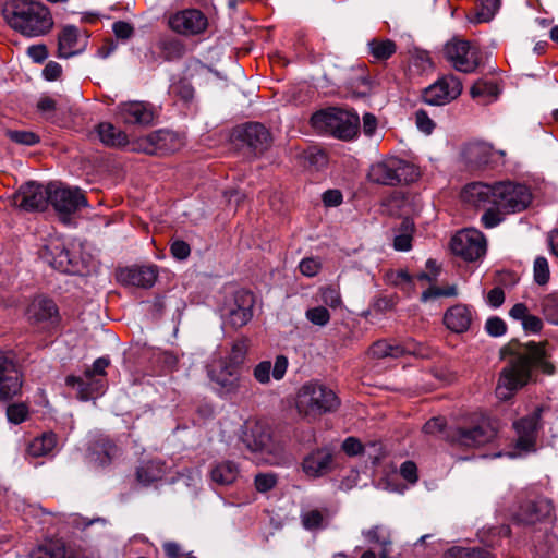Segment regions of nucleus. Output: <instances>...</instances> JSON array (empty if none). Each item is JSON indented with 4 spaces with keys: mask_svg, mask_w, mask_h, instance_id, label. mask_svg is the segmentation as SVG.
I'll use <instances>...</instances> for the list:
<instances>
[{
    "mask_svg": "<svg viewBox=\"0 0 558 558\" xmlns=\"http://www.w3.org/2000/svg\"><path fill=\"white\" fill-rule=\"evenodd\" d=\"M502 354L509 355V359L500 373L496 392L504 400L529 384L533 369H541L548 375L555 371L546 342H510L504 348Z\"/></svg>",
    "mask_w": 558,
    "mask_h": 558,
    "instance_id": "1",
    "label": "nucleus"
},
{
    "mask_svg": "<svg viewBox=\"0 0 558 558\" xmlns=\"http://www.w3.org/2000/svg\"><path fill=\"white\" fill-rule=\"evenodd\" d=\"M468 193L477 205H490L505 214L522 211L532 202V194L526 185L510 181L494 184L472 183L468 186Z\"/></svg>",
    "mask_w": 558,
    "mask_h": 558,
    "instance_id": "2",
    "label": "nucleus"
},
{
    "mask_svg": "<svg viewBox=\"0 0 558 558\" xmlns=\"http://www.w3.org/2000/svg\"><path fill=\"white\" fill-rule=\"evenodd\" d=\"M2 15L11 28L27 37L43 36L53 25L48 8L34 0H11L3 5Z\"/></svg>",
    "mask_w": 558,
    "mask_h": 558,
    "instance_id": "3",
    "label": "nucleus"
},
{
    "mask_svg": "<svg viewBox=\"0 0 558 558\" xmlns=\"http://www.w3.org/2000/svg\"><path fill=\"white\" fill-rule=\"evenodd\" d=\"M340 400L330 388L318 381L304 384L295 400L298 413L307 422L317 421L323 414L335 412Z\"/></svg>",
    "mask_w": 558,
    "mask_h": 558,
    "instance_id": "4",
    "label": "nucleus"
},
{
    "mask_svg": "<svg viewBox=\"0 0 558 558\" xmlns=\"http://www.w3.org/2000/svg\"><path fill=\"white\" fill-rule=\"evenodd\" d=\"M313 128L324 134L349 141L359 134L360 117L356 112L340 108H327L311 118Z\"/></svg>",
    "mask_w": 558,
    "mask_h": 558,
    "instance_id": "5",
    "label": "nucleus"
},
{
    "mask_svg": "<svg viewBox=\"0 0 558 558\" xmlns=\"http://www.w3.org/2000/svg\"><path fill=\"white\" fill-rule=\"evenodd\" d=\"M418 175L413 163L398 157H389L372 165L368 172L372 182L390 186L412 183Z\"/></svg>",
    "mask_w": 558,
    "mask_h": 558,
    "instance_id": "6",
    "label": "nucleus"
},
{
    "mask_svg": "<svg viewBox=\"0 0 558 558\" xmlns=\"http://www.w3.org/2000/svg\"><path fill=\"white\" fill-rule=\"evenodd\" d=\"M254 304L255 298L251 291L244 289L235 291L226 299L220 308L223 323L233 328L243 327L253 317Z\"/></svg>",
    "mask_w": 558,
    "mask_h": 558,
    "instance_id": "7",
    "label": "nucleus"
},
{
    "mask_svg": "<svg viewBox=\"0 0 558 558\" xmlns=\"http://www.w3.org/2000/svg\"><path fill=\"white\" fill-rule=\"evenodd\" d=\"M444 52L459 72L473 73L481 65L480 49L468 40L453 38L445 45Z\"/></svg>",
    "mask_w": 558,
    "mask_h": 558,
    "instance_id": "8",
    "label": "nucleus"
},
{
    "mask_svg": "<svg viewBox=\"0 0 558 558\" xmlns=\"http://www.w3.org/2000/svg\"><path fill=\"white\" fill-rule=\"evenodd\" d=\"M368 353L375 359H399L405 355H412L418 359H427L430 356L429 348L412 338L403 342L378 340L372 344Z\"/></svg>",
    "mask_w": 558,
    "mask_h": 558,
    "instance_id": "9",
    "label": "nucleus"
},
{
    "mask_svg": "<svg viewBox=\"0 0 558 558\" xmlns=\"http://www.w3.org/2000/svg\"><path fill=\"white\" fill-rule=\"evenodd\" d=\"M50 183L29 181L22 184L12 196V203L15 207L24 211H44L49 205Z\"/></svg>",
    "mask_w": 558,
    "mask_h": 558,
    "instance_id": "10",
    "label": "nucleus"
},
{
    "mask_svg": "<svg viewBox=\"0 0 558 558\" xmlns=\"http://www.w3.org/2000/svg\"><path fill=\"white\" fill-rule=\"evenodd\" d=\"M451 251L466 262L482 258L486 253V239L476 229H463L457 232L450 242Z\"/></svg>",
    "mask_w": 558,
    "mask_h": 558,
    "instance_id": "11",
    "label": "nucleus"
},
{
    "mask_svg": "<svg viewBox=\"0 0 558 558\" xmlns=\"http://www.w3.org/2000/svg\"><path fill=\"white\" fill-rule=\"evenodd\" d=\"M39 256L60 272L74 274L78 271V257L71 253L60 239H50L39 251Z\"/></svg>",
    "mask_w": 558,
    "mask_h": 558,
    "instance_id": "12",
    "label": "nucleus"
},
{
    "mask_svg": "<svg viewBox=\"0 0 558 558\" xmlns=\"http://www.w3.org/2000/svg\"><path fill=\"white\" fill-rule=\"evenodd\" d=\"M26 318L40 330H51L60 323V314L53 300L38 295L26 308Z\"/></svg>",
    "mask_w": 558,
    "mask_h": 558,
    "instance_id": "13",
    "label": "nucleus"
},
{
    "mask_svg": "<svg viewBox=\"0 0 558 558\" xmlns=\"http://www.w3.org/2000/svg\"><path fill=\"white\" fill-rule=\"evenodd\" d=\"M49 204L56 211L65 217L78 210L81 207L87 206V201L84 194L77 187H66L58 183H50V199Z\"/></svg>",
    "mask_w": 558,
    "mask_h": 558,
    "instance_id": "14",
    "label": "nucleus"
},
{
    "mask_svg": "<svg viewBox=\"0 0 558 558\" xmlns=\"http://www.w3.org/2000/svg\"><path fill=\"white\" fill-rule=\"evenodd\" d=\"M496 436L495 429L486 421L472 427H458L448 435L449 440L459 447L477 448L490 442Z\"/></svg>",
    "mask_w": 558,
    "mask_h": 558,
    "instance_id": "15",
    "label": "nucleus"
},
{
    "mask_svg": "<svg viewBox=\"0 0 558 558\" xmlns=\"http://www.w3.org/2000/svg\"><path fill=\"white\" fill-rule=\"evenodd\" d=\"M506 151L494 149L493 145L486 142L469 143L463 149V158L473 168L482 169L504 163Z\"/></svg>",
    "mask_w": 558,
    "mask_h": 558,
    "instance_id": "16",
    "label": "nucleus"
},
{
    "mask_svg": "<svg viewBox=\"0 0 558 558\" xmlns=\"http://www.w3.org/2000/svg\"><path fill=\"white\" fill-rule=\"evenodd\" d=\"M461 92L460 80L453 75H447L424 89L423 100L430 106H444L454 100Z\"/></svg>",
    "mask_w": 558,
    "mask_h": 558,
    "instance_id": "17",
    "label": "nucleus"
},
{
    "mask_svg": "<svg viewBox=\"0 0 558 558\" xmlns=\"http://www.w3.org/2000/svg\"><path fill=\"white\" fill-rule=\"evenodd\" d=\"M138 145L145 154L166 155L178 150L182 142L174 132L161 129L141 137Z\"/></svg>",
    "mask_w": 558,
    "mask_h": 558,
    "instance_id": "18",
    "label": "nucleus"
},
{
    "mask_svg": "<svg viewBox=\"0 0 558 558\" xmlns=\"http://www.w3.org/2000/svg\"><path fill=\"white\" fill-rule=\"evenodd\" d=\"M543 410V407H537L532 413L514 422L513 426L518 434L515 447L520 451L525 453L535 451Z\"/></svg>",
    "mask_w": 558,
    "mask_h": 558,
    "instance_id": "19",
    "label": "nucleus"
},
{
    "mask_svg": "<svg viewBox=\"0 0 558 558\" xmlns=\"http://www.w3.org/2000/svg\"><path fill=\"white\" fill-rule=\"evenodd\" d=\"M22 379L13 355L0 351V400H9L20 393Z\"/></svg>",
    "mask_w": 558,
    "mask_h": 558,
    "instance_id": "20",
    "label": "nucleus"
},
{
    "mask_svg": "<svg viewBox=\"0 0 558 558\" xmlns=\"http://www.w3.org/2000/svg\"><path fill=\"white\" fill-rule=\"evenodd\" d=\"M169 26L178 34L193 36L202 34L207 28L208 20L202 11L187 9L171 15Z\"/></svg>",
    "mask_w": 558,
    "mask_h": 558,
    "instance_id": "21",
    "label": "nucleus"
},
{
    "mask_svg": "<svg viewBox=\"0 0 558 558\" xmlns=\"http://www.w3.org/2000/svg\"><path fill=\"white\" fill-rule=\"evenodd\" d=\"M239 439L251 452L270 451L271 435L263 423L245 422L240 428Z\"/></svg>",
    "mask_w": 558,
    "mask_h": 558,
    "instance_id": "22",
    "label": "nucleus"
},
{
    "mask_svg": "<svg viewBox=\"0 0 558 558\" xmlns=\"http://www.w3.org/2000/svg\"><path fill=\"white\" fill-rule=\"evenodd\" d=\"M554 506L546 497H536L523 501L515 512V520L524 525H533L551 517Z\"/></svg>",
    "mask_w": 558,
    "mask_h": 558,
    "instance_id": "23",
    "label": "nucleus"
},
{
    "mask_svg": "<svg viewBox=\"0 0 558 558\" xmlns=\"http://www.w3.org/2000/svg\"><path fill=\"white\" fill-rule=\"evenodd\" d=\"M238 138L255 155L263 154L272 144L270 131L259 122L244 124L238 133Z\"/></svg>",
    "mask_w": 558,
    "mask_h": 558,
    "instance_id": "24",
    "label": "nucleus"
},
{
    "mask_svg": "<svg viewBox=\"0 0 558 558\" xmlns=\"http://www.w3.org/2000/svg\"><path fill=\"white\" fill-rule=\"evenodd\" d=\"M301 468L310 478L323 477L333 469V454L326 447L317 448L303 458Z\"/></svg>",
    "mask_w": 558,
    "mask_h": 558,
    "instance_id": "25",
    "label": "nucleus"
},
{
    "mask_svg": "<svg viewBox=\"0 0 558 558\" xmlns=\"http://www.w3.org/2000/svg\"><path fill=\"white\" fill-rule=\"evenodd\" d=\"M158 277L156 266H133L125 267L117 272L119 282L125 286H132L143 289L151 288Z\"/></svg>",
    "mask_w": 558,
    "mask_h": 558,
    "instance_id": "26",
    "label": "nucleus"
},
{
    "mask_svg": "<svg viewBox=\"0 0 558 558\" xmlns=\"http://www.w3.org/2000/svg\"><path fill=\"white\" fill-rule=\"evenodd\" d=\"M118 116L125 124L148 125L154 120L153 107L145 101H126L118 106Z\"/></svg>",
    "mask_w": 558,
    "mask_h": 558,
    "instance_id": "27",
    "label": "nucleus"
},
{
    "mask_svg": "<svg viewBox=\"0 0 558 558\" xmlns=\"http://www.w3.org/2000/svg\"><path fill=\"white\" fill-rule=\"evenodd\" d=\"M209 377L220 387V392L225 395L233 393L239 388L238 367L222 360L217 368L209 371Z\"/></svg>",
    "mask_w": 558,
    "mask_h": 558,
    "instance_id": "28",
    "label": "nucleus"
},
{
    "mask_svg": "<svg viewBox=\"0 0 558 558\" xmlns=\"http://www.w3.org/2000/svg\"><path fill=\"white\" fill-rule=\"evenodd\" d=\"M288 368V359L284 355H278L275 360L274 366L270 361L259 362L253 369L254 378L262 385L270 383V375L276 380L284 377Z\"/></svg>",
    "mask_w": 558,
    "mask_h": 558,
    "instance_id": "29",
    "label": "nucleus"
},
{
    "mask_svg": "<svg viewBox=\"0 0 558 558\" xmlns=\"http://www.w3.org/2000/svg\"><path fill=\"white\" fill-rule=\"evenodd\" d=\"M119 452L116 444L105 436L94 440L89 447L90 460L101 468L109 465L119 456Z\"/></svg>",
    "mask_w": 558,
    "mask_h": 558,
    "instance_id": "30",
    "label": "nucleus"
},
{
    "mask_svg": "<svg viewBox=\"0 0 558 558\" xmlns=\"http://www.w3.org/2000/svg\"><path fill=\"white\" fill-rule=\"evenodd\" d=\"M86 39H81L75 26H66L59 36L58 54L60 58H70L78 54L85 47Z\"/></svg>",
    "mask_w": 558,
    "mask_h": 558,
    "instance_id": "31",
    "label": "nucleus"
},
{
    "mask_svg": "<svg viewBox=\"0 0 558 558\" xmlns=\"http://www.w3.org/2000/svg\"><path fill=\"white\" fill-rule=\"evenodd\" d=\"M472 319L473 316L470 307L463 304L450 307L444 315L446 327L457 333L466 331L471 326Z\"/></svg>",
    "mask_w": 558,
    "mask_h": 558,
    "instance_id": "32",
    "label": "nucleus"
},
{
    "mask_svg": "<svg viewBox=\"0 0 558 558\" xmlns=\"http://www.w3.org/2000/svg\"><path fill=\"white\" fill-rule=\"evenodd\" d=\"M65 384L75 388L77 390V397L83 401L94 398V393H101L104 388L101 380L94 379V377L87 379L85 374L84 377L68 376Z\"/></svg>",
    "mask_w": 558,
    "mask_h": 558,
    "instance_id": "33",
    "label": "nucleus"
},
{
    "mask_svg": "<svg viewBox=\"0 0 558 558\" xmlns=\"http://www.w3.org/2000/svg\"><path fill=\"white\" fill-rule=\"evenodd\" d=\"M239 474L240 470L238 464L230 460L217 462L210 469L211 481L220 486L233 484Z\"/></svg>",
    "mask_w": 558,
    "mask_h": 558,
    "instance_id": "34",
    "label": "nucleus"
},
{
    "mask_svg": "<svg viewBox=\"0 0 558 558\" xmlns=\"http://www.w3.org/2000/svg\"><path fill=\"white\" fill-rule=\"evenodd\" d=\"M362 535L368 543L380 546L379 558H390L392 537L388 527L375 525L368 530L362 531Z\"/></svg>",
    "mask_w": 558,
    "mask_h": 558,
    "instance_id": "35",
    "label": "nucleus"
},
{
    "mask_svg": "<svg viewBox=\"0 0 558 558\" xmlns=\"http://www.w3.org/2000/svg\"><path fill=\"white\" fill-rule=\"evenodd\" d=\"M342 450L348 456H357L360 453H366L369 459H373V463H377L383 456L381 445L378 442H369L365 446L355 437H348L344 439L341 446Z\"/></svg>",
    "mask_w": 558,
    "mask_h": 558,
    "instance_id": "36",
    "label": "nucleus"
},
{
    "mask_svg": "<svg viewBox=\"0 0 558 558\" xmlns=\"http://www.w3.org/2000/svg\"><path fill=\"white\" fill-rule=\"evenodd\" d=\"M97 134L101 143L109 147H122L128 144V135L108 122L97 126Z\"/></svg>",
    "mask_w": 558,
    "mask_h": 558,
    "instance_id": "37",
    "label": "nucleus"
},
{
    "mask_svg": "<svg viewBox=\"0 0 558 558\" xmlns=\"http://www.w3.org/2000/svg\"><path fill=\"white\" fill-rule=\"evenodd\" d=\"M32 558H87V556L82 551H66L62 545L50 543L34 550Z\"/></svg>",
    "mask_w": 558,
    "mask_h": 558,
    "instance_id": "38",
    "label": "nucleus"
},
{
    "mask_svg": "<svg viewBox=\"0 0 558 558\" xmlns=\"http://www.w3.org/2000/svg\"><path fill=\"white\" fill-rule=\"evenodd\" d=\"M57 439L53 433H44L34 438L27 446V454L34 458L49 454L56 447Z\"/></svg>",
    "mask_w": 558,
    "mask_h": 558,
    "instance_id": "39",
    "label": "nucleus"
},
{
    "mask_svg": "<svg viewBox=\"0 0 558 558\" xmlns=\"http://www.w3.org/2000/svg\"><path fill=\"white\" fill-rule=\"evenodd\" d=\"M163 465L165 464L158 460L144 462L137 468V481L144 485H149L162 478L165 473Z\"/></svg>",
    "mask_w": 558,
    "mask_h": 558,
    "instance_id": "40",
    "label": "nucleus"
},
{
    "mask_svg": "<svg viewBox=\"0 0 558 558\" xmlns=\"http://www.w3.org/2000/svg\"><path fill=\"white\" fill-rule=\"evenodd\" d=\"M414 231V223L409 218L402 220L399 233L395 236L393 247L396 251L407 252L412 246V233Z\"/></svg>",
    "mask_w": 558,
    "mask_h": 558,
    "instance_id": "41",
    "label": "nucleus"
},
{
    "mask_svg": "<svg viewBox=\"0 0 558 558\" xmlns=\"http://www.w3.org/2000/svg\"><path fill=\"white\" fill-rule=\"evenodd\" d=\"M396 44L391 39H372L368 41L369 53L376 60H387L396 52Z\"/></svg>",
    "mask_w": 558,
    "mask_h": 558,
    "instance_id": "42",
    "label": "nucleus"
},
{
    "mask_svg": "<svg viewBox=\"0 0 558 558\" xmlns=\"http://www.w3.org/2000/svg\"><path fill=\"white\" fill-rule=\"evenodd\" d=\"M163 58L168 61L180 59L185 53L184 44L177 38H165L158 43Z\"/></svg>",
    "mask_w": 558,
    "mask_h": 558,
    "instance_id": "43",
    "label": "nucleus"
},
{
    "mask_svg": "<svg viewBox=\"0 0 558 558\" xmlns=\"http://www.w3.org/2000/svg\"><path fill=\"white\" fill-rule=\"evenodd\" d=\"M470 93L473 98L495 99L499 94V88L495 82L478 80L473 84Z\"/></svg>",
    "mask_w": 558,
    "mask_h": 558,
    "instance_id": "44",
    "label": "nucleus"
},
{
    "mask_svg": "<svg viewBox=\"0 0 558 558\" xmlns=\"http://www.w3.org/2000/svg\"><path fill=\"white\" fill-rule=\"evenodd\" d=\"M386 281L393 286L402 289L403 291H411L414 288L411 275L404 270H390L386 274Z\"/></svg>",
    "mask_w": 558,
    "mask_h": 558,
    "instance_id": "45",
    "label": "nucleus"
},
{
    "mask_svg": "<svg viewBox=\"0 0 558 558\" xmlns=\"http://www.w3.org/2000/svg\"><path fill=\"white\" fill-rule=\"evenodd\" d=\"M542 312L548 323L558 325V292L550 293L541 302Z\"/></svg>",
    "mask_w": 558,
    "mask_h": 558,
    "instance_id": "46",
    "label": "nucleus"
},
{
    "mask_svg": "<svg viewBox=\"0 0 558 558\" xmlns=\"http://www.w3.org/2000/svg\"><path fill=\"white\" fill-rule=\"evenodd\" d=\"M301 521L306 530H320L325 527V513L317 509L304 511L301 514Z\"/></svg>",
    "mask_w": 558,
    "mask_h": 558,
    "instance_id": "47",
    "label": "nucleus"
},
{
    "mask_svg": "<svg viewBox=\"0 0 558 558\" xmlns=\"http://www.w3.org/2000/svg\"><path fill=\"white\" fill-rule=\"evenodd\" d=\"M305 317L313 325L324 327L330 320V313L325 306H314L310 307L305 312Z\"/></svg>",
    "mask_w": 558,
    "mask_h": 558,
    "instance_id": "48",
    "label": "nucleus"
},
{
    "mask_svg": "<svg viewBox=\"0 0 558 558\" xmlns=\"http://www.w3.org/2000/svg\"><path fill=\"white\" fill-rule=\"evenodd\" d=\"M319 295L320 301L331 308H337L342 303L339 290L333 287H322L319 289Z\"/></svg>",
    "mask_w": 558,
    "mask_h": 558,
    "instance_id": "49",
    "label": "nucleus"
},
{
    "mask_svg": "<svg viewBox=\"0 0 558 558\" xmlns=\"http://www.w3.org/2000/svg\"><path fill=\"white\" fill-rule=\"evenodd\" d=\"M534 280L537 284L544 286L549 280V266L545 257L539 256L534 260Z\"/></svg>",
    "mask_w": 558,
    "mask_h": 558,
    "instance_id": "50",
    "label": "nucleus"
},
{
    "mask_svg": "<svg viewBox=\"0 0 558 558\" xmlns=\"http://www.w3.org/2000/svg\"><path fill=\"white\" fill-rule=\"evenodd\" d=\"M8 137L17 144L33 146L39 142V136L31 131H8Z\"/></svg>",
    "mask_w": 558,
    "mask_h": 558,
    "instance_id": "51",
    "label": "nucleus"
},
{
    "mask_svg": "<svg viewBox=\"0 0 558 558\" xmlns=\"http://www.w3.org/2000/svg\"><path fill=\"white\" fill-rule=\"evenodd\" d=\"M28 409L24 403H13L7 409L8 420L13 424H20L27 418Z\"/></svg>",
    "mask_w": 558,
    "mask_h": 558,
    "instance_id": "52",
    "label": "nucleus"
},
{
    "mask_svg": "<svg viewBox=\"0 0 558 558\" xmlns=\"http://www.w3.org/2000/svg\"><path fill=\"white\" fill-rule=\"evenodd\" d=\"M255 488L259 493H267L277 484V476L272 473H259L254 480Z\"/></svg>",
    "mask_w": 558,
    "mask_h": 558,
    "instance_id": "53",
    "label": "nucleus"
},
{
    "mask_svg": "<svg viewBox=\"0 0 558 558\" xmlns=\"http://www.w3.org/2000/svg\"><path fill=\"white\" fill-rule=\"evenodd\" d=\"M170 93L180 97L184 101H190L194 97L193 86L185 81H179L178 83L172 84L170 86Z\"/></svg>",
    "mask_w": 558,
    "mask_h": 558,
    "instance_id": "54",
    "label": "nucleus"
},
{
    "mask_svg": "<svg viewBox=\"0 0 558 558\" xmlns=\"http://www.w3.org/2000/svg\"><path fill=\"white\" fill-rule=\"evenodd\" d=\"M415 124L417 129L425 133L426 135L432 134L434 131L436 124L435 122L429 118L427 112L423 109H418L415 111Z\"/></svg>",
    "mask_w": 558,
    "mask_h": 558,
    "instance_id": "55",
    "label": "nucleus"
},
{
    "mask_svg": "<svg viewBox=\"0 0 558 558\" xmlns=\"http://www.w3.org/2000/svg\"><path fill=\"white\" fill-rule=\"evenodd\" d=\"M456 294L457 289L454 286L448 287L446 289L430 287L422 293L421 300L423 302H427L430 299H436L439 296H454Z\"/></svg>",
    "mask_w": 558,
    "mask_h": 558,
    "instance_id": "56",
    "label": "nucleus"
},
{
    "mask_svg": "<svg viewBox=\"0 0 558 558\" xmlns=\"http://www.w3.org/2000/svg\"><path fill=\"white\" fill-rule=\"evenodd\" d=\"M502 214V210L492 206L482 215L481 220L485 228H494L504 220Z\"/></svg>",
    "mask_w": 558,
    "mask_h": 558,
    "instance_id": "57",
    "label": "nucleus"
},
{
    "mask_svg": "<svg viewBox=\"0 0 558 558\" xmlns=\"http://www.w3.org/2000/svg\"><path fill=\"white\" fill-rule=\"evenodd\" d=\"M322 268L319 259L314 257H307L300 262L299 269L302 275L306 277H314L318 274Z\"/></svg>",
    "mask_w": 558,
    "mask_h": 558,
    "instance_id": "58",
    "label": "nucleus"
},
{
    "mask_svg": "<svg viewBox=\"0 0 558 558\" xmlns=\"http://www.w3.org/2000/svg\"><path fill=\"white\" fill-rule=\"evenodd\" d=\"M481 12L478 16L481 21H489L500 7V0H480Z\"/></svg>",
    "mask_w": 558,
    "mask_h": 558,
    "instance_id": "59",
    "label": "nucleus"
},
{
    "mask_svg": "<svg viewBox=\"0 0 558 558\" xmlns=\"http://www.w3.org/2000/svg\"><path fill=\"white\" fill-rule=\"evenodd\" d=\"M246 354V343L245 341H238L232 345V350L227 363L232 364L238 367L244 360Z\"/></svg>",
    "mask_w": 558,
    "mask_h": 558,
    "instance_id": "60",
    "label": "nucleus"
},
{
    "mask_svg": "<svg viewBox=\"0 0 558 558\" xmlns=\"http://www.w3.org/2000/svg\"><path fill=\"white\" fill-rule=\"evenodd\" d=\"M485 329L488 335L493 337H500L506 332L507 327L501 318L490 317L486 322Z\"/></svg>",
    "mask_w": 558,
    "mask_h": 558,
    "instance_id": "61",
    "label": "nucleus"
},
{
    "mask_svg": "<svg viewBox=\"0 0 558 558\" xmlns=\"http://www.w3.org/2000/svg\"><path fill=\"white\" fill-rule=\"evenodd\" d=\"M170 251H171V254L173 255V257L179 260L186 259L191 253L190 245L182 240L173 241L170 246Z\"/></svg>",
    "mask_w": 558,
    "mask_h": 558,
    "instance_id": "62",
    "label": "nucleus"
},
{
    "mask_svg": "<svg viewBox=\"0 0 558 558\" xmlns=\"http://www.w3.org/2000/svg\"><path fill=\"white\" fill-rule=\"evenodd\" d=\"M401 476L411 484L417 482V466L413 461H404L400 466Z\"/></svg>",
    "mask_w": 558,
    "mask_h": 558,
    "instance_id": "63",
    "label": "nucleus"
},
{
    "mask_svg": "<svg viewBox=\"0 0 558 558\" xmlns=\"http://www.w3.org/2000/svg\"><path fill=\"white\" fill-rule=\"evenodd\" d=\"M112 31L117 38L120 39H129L134 34V27L130 23L124 21L114 22L112 25Z\"/></svg>",
    "mask_w": 558,
    "mask_h": 558,
    "instance_id": "64",
    "label": "nucleus"
}]
</instances>
